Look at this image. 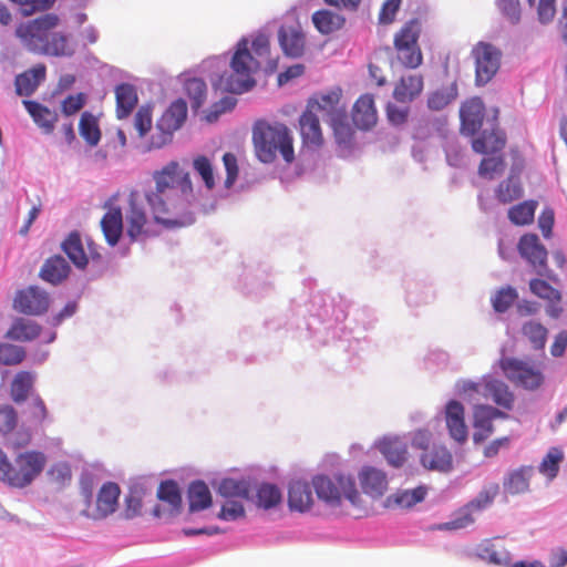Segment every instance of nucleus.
Here are the masks:
<instances>
[{
	"instance_id": "nucleus-1",
	"label": "nucleus",
	"mask_w": 567,
	"mask_h": 567,
	"mask_svg": "<svg viewBox=\"0 0 567 567\" xmlns=\"http://www.w3.org/2000/svg\"><path fill=\"white\" fill-rule=\"evenodd\" d=\"M154 189L145 193L153 218L165 227H185L195 220V200L190 175L177 161L152 173Z\"/></svg>"
},
{
	"instance_id": "nucleus-2",
	"label": "nucleus",
	"mask_w": 567,
	"mask_h": 567,
	"mask_svg": "<svg viewBox=\"0 0 567 567\" xmlns=\"http://www.w3.org/2000/svg\"><path fill=\"white\" fill-rule=\"evenodd\" d=\"M270 41L266 34H257L251 42L241 39L230 60L231 72L219 78L218 85L227 92L240 94L250 90L255 84L254 75L264 64H270Z\"/></svg>"
},
{
	"instance_id": "nucleus-3",
	"label": "nucleus",
	"mask_w": 567,
	"mask_h": 567,
	"mask_svg": "<svg viewBox=\"0 0 567 567\" xmlns=\"http://www.w3.org/2000/svg\"><path fill=\"white\" fill-rule=\"evenodd\" d=\"M61 20L56 13H44L35 19L21 22L14 34L30 52L50 56H71L74 52L69 35L54 29Z\"/></svg>"
},
{
	"instance_id": "nucleus-4",
	"label": "nucleus",
	"mask_w": 567,
	"mask_h": 567,
	"mask_svg": "<svg viewBox=\"0 0 567 567\" xmlns=\"http://www.w3.org/2000/svg\"><path fill=\"white\" fill-rule=\"evenodd\" d=\"M252 143L256 155L262 163H272L277 153L288 164L295 161L293 137L282 123L257 121L252 127Z\"/></svg>"
},
{
	"instance_id": "nucleus-5",
	"label": "nucleus",
	"mask_w": 567,
	"mask_h": 567,
	"mask_svg": "<svg viewBox=\"0 0 567 567\" xmlns=\"http://www.w3.org/2000/svg\"><path fill=\"white\" fill-rule=\"evenodd\" d=\"M47 456L40 451L19 453L11 462L0 449V481L13 488H24L31 485L43 472Z\"/></svg>"
},
{
	"instance_id": "nucleus-6",
	"label": "nucleus",
	"mask_w": 567,
	"mask_h": 567,
	"mask_svg": "<svg viewBox=\"0 0 567 567\" xmlns=\"http://www.w3.org/2000/svg\"><path fill=\"white\" fill-rule=\"evenodd\" d=\"M312 485L318 498L331 507L342 505L347 501L360 516L364 508L362 499L355 486V481L351 475L337 474L333 477L318 475L313 477Z\"/></svg>"
},
{
	"instance_id": "nucleus-7",
	"label": "nucleus",
	"mask_w": 567,
	"mask_h": 567,
	"mask_svg": "<svg viewBox=\"0 0 567 567\" xmlns=\"http://www.w3.org/2000/svg\"><path fill=\"white\" fill-rule=\"evenodd\" d=\"M421 31L419 19H411L394 34L393 45L396 58L408 69H416L423 62V54L419 45Z\"/></svg>"
},
{
	"instance_id": "nucleus-8",
	"label": "nucleus",
	"mask_w": 567,
	"mask_h": 567,
	"mask_svg": "<svg viewBox=\"0 0 567 567\" xmlns=\"http://www.w3.org/2000/svg\"><path fill=\"white\" fill-rule=\"evenodd\" d=\"M187 117V104L183 99L174 101L157 120L151 146L161 148L173 140V134L182 127Z\"/></svg>"
},
{
	"instance_id": "nucleus-9",
	"label": "nucleus",
	"mask_w": 567,
	"mask_h": 567,
	"mask_svg": "<svg viewBox=\"0 0 567 567\" xmlns=\"http://www.w3.org/2000/svg\"><path fill=\"white\" fill-rule=\"evenodd\" d=\"M498 364L504 375L517 386L534 391L544 382V375L539 369L519 359L505 357Z\"/></svg>"
},
{
	"instance_id": "nucleus-10",
	"label": "nucleus",
	"mask_w": 567,
	"mask_h": 567,
	"mask_svg": "<svg viewBox=\"0 0 567 567\" xmlns=\"http://www.w3.org/2000/svg\"><path fill=\"white\" fill-rule=\"evenodd\" d=\"M472 54L475 60V81L477 85H485L497 73L501 64V51L485 42L477 43Z\"/></svg>"
},
{
	"instance_id": "nucleus-11",
	"label": "nucleus",
	"mask_w": 567,
	"mask_h": 567,
	"mask_svg": "<svg viewBox=\"0 0 567 567\" xmlns=\"http://www.w3.org/2000/svg\"><path fill=\"white\" fill-rule=\"evenodd\" d=\"M49 306V295L35 286L18 291L13 301L17 311L29 316H41L48 311Z\"/></svg>"
},
{
	"instance_id": "nucleus-12",
	"label": "nucleus",
	"mask_w": 567,
	"mask_h": 567,
	"mask_svg": "<svg viewBox=\"0 0 567 567\" xmlns=\"http://www.w3.org/2000/svg\"><path fill=\"white\" fill-rule=\"evenodd\" d=\"M127 203L128 206L125 212L126 233L132 240H136L146 233L148 217L138 190L132 189L130 192Z\"/></svg>"
},
{
	"instance_id": "nucleus-13",
	"label": "nucleus",
	"mask_w": 567,
	"mask_h": 567,
	"mask_svg": "<svg viewBox=\"0 0 567 567\" xmlns=\"http://www.w3.org/2000/svg\"><path fill=\"white\" fill-rule=\"evenodd\" d=\"M121 491L117 484L107 482L100 488L94 506L89 505L84 514L94 520L104 519L118 506Z\"/></svg>"
},
{
	"instance_id": "nucleus-14",
	"label": "nucleus",
	"mask_w": 567,
	"mask_h": 567,
	"mask_svg": "<svg viewBox=\"0 0 567 567\" xmlns=\"http://www.w3.org/2000/svg\"><path fill=\"white\" fill-rule=\"evenodd\" d=\"M120 194L112 195L106 203L104 208L106 213L101 219V228L105 240L109 245L115 246L123 233V215L122 209L117 205Z\"/></svg>"
},
{
	"instance_id": "nucleus-15",
	"label": "nucleus",
	"mask_w": 567,
	"mask_h": 567,
	"mask_svg": "<svg viewBox=\"0 0 567 567\" xmlns=\"http://www.w3.org/2000/svg\"><path fill=\"white\" fill-rule=\"evenodd\" d=\"M498 417H507V414L491 405L475 406L473 441L481 443L487 440L494 431L493 421Z\"/></svg>"
},
{
	"instance_id": "nucleus-16",
	"label": "nucleus",
	"mask_w": 567,
	"mask_h": 567,
	"mask_svg": "<svg viewBox=\"0 0 567 567\" xmlns=\"http://www.w3.org/2000/svg\"><path fill=\"white\" fill-rule=\"evenodd\" d=\"M341 97L342 90L340 87H334L310 99L307 104V109H311L316 114L321 112L331 121L333 117H338V115L346 113V107L341 104Z\"/></svg>"
},
{
	"instance_id": "nucleus-17",
	"label": "nucleus",
	"mask_w": 567,
	"mask_h": 567,
	"mask_svg": "<svg viewBox=\"0 0 567 567\" xmlns=\"http://www.w3.org/2000/svg\"><path fill=\"white\" fill-rule=\"evenodd\" d=\"M421 465L440 473H449L453 470L452 453L441 444H432L431 449L420 454Z\"/></svg>"
},
{
	"instance_id": "nucleus-18",
	"label": "nucleus",
	"mask_w": 567,
	"mask_h": 567,
	"mask_svg": "<svg viewBox=\"0 0 567 567\" xmlns=\"http://www.w3.org/2000/svg\"><path fill=\"white\" fill-rule=\"evenodd\" d=\"M485 106L480 97H473L462 104L460 110L462 132L474 135L483 124Z\"/></svg>"
},
{
	"instance_id": "nucleus-19",
	"label": "nucleus",
	"mask_w": 567,
	"mask_h": 567,
	"mask_svg": "<svg viewBox=\"0 0 567 567\" xmlns=\"http://www.w3.org/2000/svg\"><path fill=\"white\" fill-rule=\"evenodd\" d=\"M359 481L364 494L379 498L388 489V478L384 472L372 466H364L360 471Z\"/></svg>"
},
{
	"instance_id": "nucleus-20",
	"label": "nucleus",
	"mask_w": 567,
	"mask_h": 567,
	"mask_svg": "<svg viewBox=\"0 0 567 567\" xmlns=\"http://www.w3.org/2000/svg\"><path fill=\"white\" fill-rule=\"evenodd\" d=\"M505 134L497 127L496 117L494 118L491 130H484L482 134L474 138L472 148L480 154L496 153L505 147Z\"/></svg>"
},
{
	"instance_id": "nucleus-21",
	"label": "nucleus",
	"mask_w": 567,
	"mask_h": 567,
	"mask_svg": "<svg viewBox=\"0 0 567 567\" xmlns=\"http://www.w3.org/2000/svg\"><path fill=\"white\" fill-rule=\"evenodd\" d=\"M302 143L307 147L318 148L323 143L322 131L318 115L311 109H306L299 118Z\"/></svg>"
},
{
	"instance_id": "nucleus-22",
	"label": "nucleus",
	"mask_w": 567,
	"mask_h": 567,
	"mask_svg": "<svg viewBox=\"0 0 567 567\" xmlns=\"http://www.w3.org/2000/svg\"><path fill=\"white\" fill-rule=\"evenodd\" d=\"M352 120L360 130H370L377 124L378 114L374 99L371 94L361 95L355 101L352 110Z\"/></svg>"
},
{
	"instance_id": "nucleus-23",
	"label": "nucleus",
	"mask_w": 567,
	"mask_h": 567,
	"mask_svg": "<svg viewBox=\"0 0 567 567\" xmlns=\"http://www.w3.org/2000/svg\"><path fill=\"white\" fill-rule=\"evenodd\" d=\"M47 68L43 63H39L33 68L20 73L16 76V93L20 96L32 95L39 85L45 80Z\"/></svg>"
},
{
	"instance_id": "nucleus-24",
	"label": "nucleus",
	"mask_w": 567,
	"mask_h": 567,
	"mask_svg": "<svg viewBox=\"0 0 567 567\" xmlns=\"http://www.w3.org/2000/svg\"><path fill=\"white\" fill-rule=\"evenodd\" d=\"M445 421L450 435L463 443L467 439V427L464 421V408L457 401H450L445 408Z\"/></svg>"
},
{
	"instance_id": "nucleus-25",
	"label": "nucleus",
	"mask_w": 567,
	"mask_h": 567,
	"mask_svg": "<svg viewBox=\"0 0 567 567\" xmlns=\"http://www.w3.org/2000/svg\"><path fill=\"white\" fill-rule=\"evenodd\" d=\"M518 250L522 257L527 259L535 268H544L546 266L547 250L536 235L526 234L522 236L518 243Z\"/></svg>"
},
{
	"instance_id": "nucleus-26",
	"label": "nucleus",
	"mask_w": 567,
	"mask_h": 567,
	"mask_svg": "<svg viewBox=\"0 0 567 567\" xmlns=\"http://www.w3.org/2000/svg\"><path fill=\"white\" fill-rule=\"evenodd\" d=\"M278 38L282 51L286 55L291 58H299L305 52V34L298 27H281L278 32Z\"/></svg>"
},
{
	"instance_id": "nucleus-27",
	"label": "nucleus",
	"mask_w": 567,
	"mask_h": 567,
	"mask_svg": "<svg viewBox=\"0 0 567 567\" xmlns=\"http://www.w3.org/2000/svg\"><path fill=\"white\" fill-rule=\"evenodd\" d=\"M424 81L421 74L401 76L393 90V97L400 103H410L423 91Z\"/></svg>"
},
{
	"instance_id": "nucleus-28",
	"label": "nucleus",
	"mask_w": 567,
	"mask_h": 567,
	"mask_svg": "<svg viewBox=\"0 0 567 567\" xmlns=\"http://www.w3.org/2000/svg\"><path fill=\"white\" fill-rule=\"evenodd\" d=\"M529 289L535 296L548 301L547 313L550 317L558 318L560 316L563 311L559 306L561 295L556 288L543 279H533L529 282Z\"/></svg>"
},
{
	"instance_id": "nucleus-29",
	"label": "nucleus",
	"mask_w": 567,
	"mask_h": 567,
	"mask_svg": "<svg viewBox=\"0 0 567 567\" xmlns=\"http://www.w3.org/2000/svg\"><path fill=\"white\" fill-rule=\"evenodd\" d=\"M534 475V467L524 465L508 472L504 477L503 488L509 495L524 494L529 491V482Z\"/></svg>"
},
{
	"instance_id": "nucleus-30",
	"label": "nucleus",
	"mask_w": 567,
	"mask_h": 567,
	"mask_svg": "<svg viewBox=\"0 0 567 567\" xmlns=\"http://www.w3.org/2000/svg\"><path fill=\"white\" fill-rule=\"evenodd\" d=\"M22 104L43 133L51 134L54 131L58 122V114L54 111L35 101L23 100Z\"/></svg>"
},
{
	"instance_id": "nucleus-31",
	"label": "nucleus",
	"mask_w": 567,
	"mask_h": 567,
	"mask_svg": "<svg viewBox=\"0 0 567 567\" xmlns=\"http://www.w3.org/2000/svg\"><path fill=\"white\" fill-rule=\"evenodd\" d=\"M378 449L394 467L402 466L408 460V444L399 437H384L379 442Z\"/></svg>"
},
{
	"instance_id": "nucleus-32",
	"label": "nucleus",
	"mask_w": 567,
	"mask_h": 567,
	"mask_svg": "<svg viewBox=\"0 0 567 567\" xmlns=\"http://www.w3.org/2000/svg\"><path fill=\"white\" fill-rule=\"evenodd\" d=\"M486 386L487 391H485L484 400L491 399L496 405L505 410L513 409L514 393L504 381L487 375Z\"/></svg>"
},
{
	"instance_id": "nucleus-33",
	"label": "nucleus",
	"mask_w": 567,
	"mask_h": 567,
	"mask_svg": "<svg viewBox=\"0 0 567 567\" xmlns=\"http://www.w3.org/2000/svg\"><path fill=\"white\" fill-rule=\"evenodd\" d=\"M288 504L291 509L306 512L313 504L312 492L308 483L295 481L288 491Z\"/></svg>"
},
{
	"instance_id": "nucleus-34",
	"label": "nucleus",
	"mask_w": 567,
	"mask_h": 567,
	"mask_svg": "<svg viewBox=\"0 0 567 567\" xmlns=\"http://www.w3.org/2000/svg\"><path fill=\"white\" fill-rule=\"evenodd\" d=\"M116 116L126 118L135 109L138 97L136 89L128 83H122L115 87Z\"/></svg>"
},
{
	"instance_id": "nucleus-35",
	"label": "nucleus",
	"mask_w": 567,
	"mask_h": 567,
	"mask_svg": "<svg viewBox=\"0 0 567 567\" xmlns=\"http://www.w3.org/2000/svg\"><path fill=\"white\" fill-rule=\"evenodd\" d=\"M312 23L321 34H330L340 30L346 19L328 9L318 10L312 14Z\"/></svg>"
},
{
	"instance_id": "nucleus-36",
	"label": "nucleus",
	"mask_w": 567,
	"mask_h": 567,
	"mask_svg": "<svg viewBox=\"0 0 567 567\" xmlns=\"http://www.w3.org/2000/svg\"><path fill=\"white\" fill-rule=\"evenodd\" d=\"M70 272L68 261L61 256H53L49 258L41 268V277L53 285L63 281Z\"/></svg>"
},
{
	"instance_id": "nucleus-37",
	"label": "nucleus",
	"mask_w": 567,
	"mask_h": 567,
	"mask_svg": "<svg viewBox=\"0 0 567 567\" xmlns=\"http://www.w3.org/2000/svg\"><path fill=\"white\" fill-rule=\"evenodd\" d=\"M41 327L31 320L17 319L7 332V338L17 341H31L39 337Z\"/></svg>"
},
{
	"instance_id": "nucleus-38",
	"label": "nucleus",
	"mask_w": 567,
	"mask_h": 567,
	"mask_svg": "<svg viewBox=\"0 0 567 567\" xmlns=\"http://www.w3.org/2000/svg\"><path fill=\"white\" fill-rule=\"evenodd\" d=\"M79 133L87 145L96 146L99 144L101 140V130L99 120L93 113L85 111L81 114Z\"/></svg>"
},
{
	"instance_id": "nucleus-39",
	"label": "nucleus",
	"mask_w": 567,
	"mask_h": 567,
	"mask_svg": "<svg viewBox=\"0 0 567 567\" xmlns=\"http://www.w3.org/2000/svg\"><path fill=\"white\" fill-rule=\"evenodd\" d=\"M188 502L190 512H199L212 505L209 488L203 481H196L189 485Z\"/></svg>"
},
{
	"instance_id": "nucleus-40",
	"label": "nucleus",
	"mask_w": 567,
	"mask_h": 567,
	"mask_svg": "<svg viewBox=\"0 0 567 567\" xmlns=\"http://www.w3.org/2000/svg\"><path fill=\"white\" fill-rule=\"evenodd\" d=\"M62 249L78 268H84L87 265V257L78 231H72L66 237L62 243Z\"/></svg>"
},
{
	"instance_id": "nucleus-41",
	"label": "nucleus",
	"mask_w": 567,
	"mask_h": 567,
	"mask_svg": "<svg viewBox=\"0 0 567 567\" xmlns=\"http://www.w3.org/2000/svg\"><path fill=\"white\" fill-rule=\"evenodd\" d=\"M218 493L228 499H247L250 493L249 483L245 480L224 478L219 483Z\"/></svg>"
},
{
	"instance_id": "nucleus-42",
	"label": "nucleus",
	"mask_w": 567,
	"mask_h": 567,
	"mask_svg": "<svg viewBox=\"0 0 567 567\" xmlns=\"http://www.w3.org/2000/svg\"><path fill=\"white\" fill-rule=\"evenodd\" d=\"M564 461V453L558 447H550L546 455L543 457L538 471L549 482L557 477L560 463Z\"/></svg>"
},
{
	"instance_id": "nucleus-43",
	"label": "nucleus",
	"mask_w": 567,
	"mask_h": 567,
	"mask_svg": "<svg viewBox=\"0 0 567 567\" xmlns=\"http://www.w3.org/2000/svg\"><path fill=\"white\" fill-rule=\"evenodd\" d=\"M547 329L539 322L530 320L522 326V334L535 350H543L547 341Z\"/></svg>"
},
{
	"instance_id": "nucleus-44",
	"label": "nucleus",
	"mask_w": 567,
	"mask_h": 567,
	"mask_svg": "<svg viewBox=\"0 0 567 567\" xmlns=\"http://www.w3.org/2000/svg\"><path fill=\"white\" fill-rule=\"evenodd\" d=\"M34 377L31 372L21 371L16 374L11 383V396L17 403L27 400L30 390L32 389Z\"/></svg>"
},
{
	"instance_id": "nucleus-45",
	"label": "nucleus",
	"mask_w": 567,
	"mask_h": 567,
	"mask_svg": "<svg viewBox=\"0 0 567 567\" xmlns=\"http://www.w3.org/2000/svg\"><path fill=\"white\" fill-rule=\"evenodd\" d=\"M537 202L535 200L519 203L509 208L508 218L515 225H528L534 220Z\"/></svg>"
},
{
	"instance_id": "nucleus-46",
	"label": "nucleus",
	"mask_w": 567,
	"mask_h": 567,
	"mask_svg": "<svg viewBox=\"0 0 567 567\" xmlns=\"http://www.w3.org/2000/svg\"><path fill=\"white\" fill-rule=\"evenodd\" d=\"M185 92L193 110L197 111L203 106L207 96V86L203 80L197 78L188 79L185 82Z\"/></svg>"
},
{
	"instance_id": "nucleus-47",
	"label": "nucleus",
	"mask_w": 567,
	"mask_h": 567,
	"mask_svg": "<svg viewBox=\"0 0 567 567\" xmlns=\"http://www.w3.org/2000/svg\"><path fill=\"white\" fill-rule=\"evenodd\" d=\"M499 493V485L492 483L484 486L481 492L466 505L474 512H481L489 507Z\"/></svg>"
},
{
	"instance_id": "nucleus-48",
	"label": "nucleus",
	"mask_w": 567,
	"mask_h": 567,
	"mask_svg": "<svg viewBox=\"0 0 567 567\" xmlns=\"http://www.w3.org/2000/svg\"><path fill=\"white\" fill-rule=\"evenodd\" d=\"M522 195L523 188L520 182L517 177L513 176L502 182L496 189V197L503 204L518 199Z\"/></svg>"
},
{
	"instance_id": "nucleus-49",
	"label": "nucleus",
	"mask_w": 567,
	"mask_h": 567,
	"mask_svg": "<svg viewBox=\"0 0 567 567\" xmlns=\"http://www.w3.org/2000/svg\"><path fill=\"white\" fill-rule=\"evenodd\" d=\"M338 144L349 146L353 140L354 131L348 122L347 112L330 121Z\"/></svg>"
},
{
	"instance_id": "nucleus-50",
	"label": "nucleus",
	"mask_w": 567,
	"mask_h": 567,
	"mask_svg": "<svg viewBox=\"0 0 567 567\" xmlns=\"http://www.w3.org/2000/svg\"><path fill=\"white\" fill-rule=\"evenodd\" d=\"M157 497L168 503L174 512H178L182 506V495L176 482L169 480L162 482L157 489Z\"/></svg>"
},
{
	"instance_id": "nucleus-51",
	"label": "nucleus",
	"mask_w": 567,
	"mask_h": 567,
	"mask_svg": "<svg viewBox=\"0 0 567 567\" xmlns=\"http://www.w3.org/2000/svg\"><path fill=\"white\" fill-rule=\"evenodd\" d=\"M518 293L512 286L502 287L492 297L493 309L498 313L506 312L517 300Z\"/></svg>"
},
{
	"instance_id": "nucleus-52",
	"label": "nucleus",
	"mask_w": 567,
	"mask_h": 567,
	"mask_svg": "<svg viewBox=\"0 0 567 567\" xmlns=\"http://www.w3.org/2000/svg\"><path fill=\"white\" fill-rule=\"evenodd\" d=\"M487 375L483 377L478 382L463 381L460 386V392L464 399L480 405V401L484 399L485 391H487Z\"/></svg>"
},
{
	"instance_id": "nucleus-53",
	"label": "nucleus",
	"mask_w": 567,
	"mask_h": 567,
	"mask_svg": "<svg viewBox=\"0 0 567 567\" xmlns=\"http://www.w3.org/2000/svg\"><path fill=\"white\" fill-rule=\"evenodd\" d=\"M281 501L279 488L272 484H262L257 489V505L265 509L277 506Z\"/></svg>"
},
{
	"instance_id": "nucleus-54",
	"label": "nucleus",
	"mask_w": 567,
	"mask_h": 567,
	"mask_svg": "<svg viewBox=\"0 0 567 567\" xmlns=\"http://www.w3.org/2000/svg\"><path fill=\"white\" fill-rule=\"evenodd\" d=\"M475 522L474 512L467 506H463L450 522L443 523L439 526L441 530H455L462 529Z\"/></svg>"
},
{
	"instance_id": "nucleus-55",
	"label": "nucleus",
	"mask_w": 567,
	"mask_h": 567,
	"mask_svg": "<svg viewBox=\"0 0 567 567\" xmlns=\"http://www.w3.org/2000/svg\"><path fill=\"white\" fill-rule=\"evenodd\" d=\"M25 351L22 347L3 343L0 344V363L4 365H16L23 361Z\"/></svg>"
},
{
	"instance_id": "nucleus-56",
	"label": "nucleus",
	"mask_w": 567,
	"mask_h": 567,
	"mask_svg": "<svg viewBox=\"0 0 567 567\" xmlns=\"http://www.w3.org/2000/svg\"><path fill=\"white\" fill-rule=\"evenodd\" d=\"M194 169L202 177L205 186L208 189H213L215 187V176L214 169L210 161L206 156H198L193 162Z\"/></svg>"
},
{
	"instance_id": "nucleus-57",
	"label": "nucleus",
	"mask_w": 567,
	"mask_h": 567,
	"mask_svg": "<svg viewBox=\"0 0 567 567\" xmlns=\"http://www.w3.org/2000/svg\"><path fill=\"white\" fill-rule=\"evenodd\" d=\"M504 166L505 163L501 156L483 158L478 167V174L492 179L495 174L503 172Z\"/></svg>"
},
{
	"instance_id": "nucleus-58",
	"label": "nucleus",
	"mask_w": 567,
	"mask_h": 567,
	"mask_svg": "<svg viewBox=\"0 0 567 567\" xmlns=\"http://www.w3.org/2000/svg\"><path fill=\"white\" fill-rule=\"evenodd\" d=\"M134 127L138 136L144 137L152 127V110L150 106H141L134 116Z\"/></svg>"
},
{
	"instance_id": "nucleus-59",
	"label": "nucleus",
	"mask_w": 567,
	"mask_h": 567,
	"mask_svg": "<svg viewBox=\"0 0 567 567\" xmlns=\"http://www.w3.org/2000/svg\"><path fill=\"white\" fill-rule=\"evenodd\" d=\"M86 97L83 93L68 95L61 103V112L65 116L76 114L85 105Z\"/></svg>"
},
{
	"instance_id": "nucleus-60",
	"label": "nucleus",
	"mask_w": 567,
	"mask_h": 567,
	"mask_svg": "<svg viewBox=\"0 0 567 567\" xmlns=\"http://www.w3.org/2000/svg\"><path fill=\"white\" fill-rule=\"evenodd\" d=\"M481 556L495 565H505L509 560L508 553L504 548H498L495 544L484 546Z\"/></svg>"
},
{
	"instance_id": "nucleus-61",
	"label": "nucleus",
	"mask_w": 567,
	"mask_h": 567,
	"mask_svg": "<svg viewBox=\"0 0 567 567\" xmlns=\"http://www.w3.org/2000/svg\"><path fill=\"white\" fill-rule=\"evenodd\" d=\"M498 10L511 23H517L520 19L519 0H496Z\"/></svg>"
},
{
	"instance_id": "nucleus-62",
	"label": "nucleus",
	"mask_w": 567,
	"mask_h": 567,
	"mask_svg": "<svg viewBox=\"0 0 567 567\" xmlns=\"http://www.w3.org/2000/svg\"><path fill=\"white\" fill-rule=\"evenodd\" d=\"M18 415L10 405L0 406V434L10 433L17 425Z\"/></svg>"
},
{
	"instance_id": "nucleus-63",
	"label": "nucleus",
	"mask_w": 567,
	"mask_h": 567,
	"mask_svg": "<svg viewBox=\"0 0 567 567\" xmlns=\"http://www.w3.org/2000/svg\"><path fill=\"white\" fill-rule=\"evenodd\" d=\"M426 495V488L419 486L412 491H404L401 493L398 498L396 503L401 506L411 507L424 499Z\"/></svg>"
},
{
	"instance_id": "nucleus-64",
	"label": "nucleus",
	"mask_w": 567,
	"mask_h": 567,
	"mask_svg": "<svg viewBox=\"0 0 567 567\" xmlns=\"http://www.w3.org/2000/svg\"><path fill=\"white\" fill-rule=\"evenodd\" d=\"M401 3L402 0H385L379 12V22L382 24H391L394 22Z\"/></svg>"
}]
</instances>
